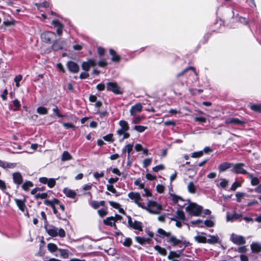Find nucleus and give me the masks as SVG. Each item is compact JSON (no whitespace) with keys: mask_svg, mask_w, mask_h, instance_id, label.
I'll use <instances>...</instances> for the list:
<instances>
[{"mask_svg":"<svg viewBox=\"0 0 261 261\" xmlns=\"http://www.w3.org/2000/svg\"><path fill=\"white\" fill-rule=\"evenodd\" d=\"M128 197L139 207L145 210L149 213L158 214L162 210L161 205L153 200H147V204L144 203L140 194L138 192H131L128 194Z\"/></svg>","mask_w":261,"mask_h":261,"instance_id":"f257e3e1","label":"nucleus"},{"mask_svg":"<svg viewBox=\"0 0 261 261\" xmlns=\"http://www.w3.org/2000/svg\"><path fill=\"white\" fill-rule=\"evenodd\" d=\"M186 211L190 215L198 216L202 212V207L195 203L191 202L186 207Z\"/></svg>","mask_w":261,"mask_h":261,"instance_id":"f03ea898","label":"nucleus"},{"mask_svg":"<svg viewBox=\"0 0 261 261\" xmlns=\"http://www.w3.org/2000/svg\"><path fill=\"white\" fill-rule=\"evenodd\" d=\"M45 229L47 233L53 237L59 236L60 237L63 238L65 237V231L63 228H60L59 230L57 228L53 225L45 227Z\"/></svg>","mask_w":261,"mask_h":261,"instance_id":"7ed1b4c3","label":"nucleus"},{"mask_svg":"<svg viewBox=\"0 0 261 261\" xmlns=\"http://www.w3.org/2000/svg\"><path fill=\"white\" fill-rule=\"evenodd\" d=\"M41 38L42 41L50 44L53 40L56 39V35L55 33L52 32H45L41 34Z\"/></svg>","mask_w":261,"mask_h":261,"instance_id":"20e7f679","label":"nucleus"},{"mask_svg":"<svg viewBox=\"0 0 261 261\" xmlns=\"http://www.w3.org/2000/svg\"><path fill=\"white\" fill-rule=\"evenodd\" d=\"M225 122L226 124H231L238 126H243L245 124L246 121L243 119H240L238 118L230 117L226 118L225 120Z\"/></svg>","mask_w":261,"mask_h":261,"instance_id":"39448f33","label":"nucleus"},{"mask_svg":"<svg viewBox=\"0 0 261 261\" xmlns=\"http://www.w3.org/2000/svg\"><path fill=\"white\" fill-rule=\"evenodd\" d=\"M107 89L108 91H112L116 94L122 93L120 87L116 82H108L107 84Z\"/></svg>","mask_w":261,"mask_h":261,"instance_id":"423d86ee","label":"nucleus"},{"mask_svg":"<svg viewBox=\"0 0 261 261\" xmlns=\"http://www.w3.org/2000/svg\"><path fill=\"white\" fill-rule=\"evenodd\" d=\"M230 240L234 244L238 245H244L246 243L245 239L243 236L237 235L234 233H232L231 235Z\"/></svg>","mask_w":261,"mask_h":261,"instance_id":"0eeeda50","label":"nucleus"},{"mask_svg":"<svg viewBox=\"0 0 261 261\" xmlns=\"http://www.w3.org/2000/svg\"><path fill=\"white\" fill-rule=\"evenodd\" d=\"M128 223L129 226L133 229L142 231V223L138 221H132L130 217H129L128 220Z\"/></svg>","mask_w":261,"mask_h":261,"instance_id":"6e6552de","label":"nucleus"},{"mask_svg":"<svg viewBox=\"0 0 261 261\" xmlns=\"http://www.w3.org/2000/svg\"><path fill=\"white\" fill-rule=\"evenodd\" d=\"M96 65V62L93 59H89L86 62H83L82 64V69L88 71L90 69L91 67H93Z\"/></svg>","mask_w":261,"mask_h":261,"instance_id":"1a4fd4ad","label":"nucleus"},{"mask_svg":"<svg viewBox=\"0 0 261 261\" xmlns=\"http://www.w3.org/2000/svg\"><path fill=\"white\" fill-rule=\"evenodd\" d=\"M67 66L68 70L72 73H75L79 71V66L76 63L73 61H69L67 63Z\"/></svg>","mask_w":261,"mask_h":261,"instance_id":"9d476101","label":"nucleus"},{"mask_svg":"<svg viewBox=\"0 0 261 261\" xmlns=\"http://www.w3.org/2000/svg\"><path fill=\"white\" fill-rule=\"evenodd\" d=\"M244 164L243 163H239L233 165V171L237 174H245L247 172L243 168Z\"/></svg>","mask_w":261,"mask_h":261,"instance_id":"9b49d317","label":"nucleus"},{"mask_svg":"<svg viewBox=\"0 0 261 261\" xmlns=\"http://www.w3.org/2000/svg\"><path fill=\"white\" fill-rule=\"evenodd\" d=\"M142 110V106L141 103H137L132 106L130 109V114L132 116H135L140 113Z\"/></svg>","mask_w":261,"mask_h":261,"instance_id":"f8f14e48","label":"nucleus"},{"mask_svg":"<svg viewBox=\"0 0 261 261\" xmlns=\"http://www.w3.org/2000/svg\"><path fill=\"white\" fill-rule=\"evenodd\" d=\"M242 217L241 214L234 212L233 214L227 213L226 215V220L227 221H233L236 220Z\"/></svg>","mask_w":261,"mask_h":261,"instance_id":"ddd939ff","label":"nucleus"},{"mask_svg":"<svg viewBox=\"0 0 261 261\" xmlns=\"http://www.w3.org/2000/svg\"><path fill=\"white\" fill-rule=\"evenodd\" d=\"M25 199H24V200H20V199H15V203H16V205H17V206L18 207V208H19V210L23 212L27 210V206L25 204Z\"/></svg>","mask_w":261,"mask_h":261,"instance_id":"4468645a","label":"nucleus"},{"mask_svg":"<svg viewBox=\"0 0 261 261\" xmlns=\"http://www.w3.org/2000/svg\"><path fill=\"white\" fill-rule=\"evenodd\" d=\"M168 240V242L171 243L173 246H176L182 243V241L176 238V237L174 236H169Z\"/></svg>","mask_w":261,"mask_h":261,"instance_id":"2eb2a0df","label":"nucleus"},{"mask_svg":"<svg viewBox=\"0 0 261 261\" xmlns=\"http://www.w3.org/2000/svg\"><path fill=\"white\" fill-rule=\"evenodd\" d=\"M135 241L142 245L149 244L150 242V238H146L141 237H136Z\"/></svg>","mask_w":261,"mask_h":261,"instance_id":"dca6fc26","label":"nucleus"},{"mask_svg":"<svg viewBox=\"0 0 261 261\" xmlns=\"http://www.w3.org/2000/svg\"><path fill=\"white\" fill-rule=\"evenodd\" d=\"M192 70L196 75H198L195 68L193 66H189L184 69L181 72H179L176 75L177 77H179L184 75L189 70Z\"/></svg>","mask_w":261,"mask_h":261,"instance_id":"f3484780","label":"nucleus"},{"mask_svg":"<svg viewBox=\"0 0 261 261\" xmlns=\"http://www.w3.org/2000/svg\"><path fill=\"white\" fill-rule=\"evenodd\" d=\"M13 178L15 184L20 185L22 182V176L20 173L16 172L13 174Z\"/></svg>","mask_w":261,"mask_h":261,"instance_id":"a211bd4d","label":"nucleus"},{"mask_svg":"<svg viewBox=\"0 0 261 261\" xmlns=\"http://www.w3.org/2000/svg\"><path fill=\"white\" fill-rule=\"evenodd\" d=\"M250 247L253 252L258 253L261 251V244L258 243H252Z\"/></svg>","mask_w":261,"mask_h":261,"instance_id":"6ab92c4d","label":"nucleus"},{"mask_svg":"<svg viewBox=\"0 0 261 261\" xmlns=\"http://www.w3.org/2000/svg\"><path fill=\"white\" fill-rule=\"evenodd\" d=\"M0 166L3 168H13L16 166V164L8 163L0 160Z\"/></svg>","mask_w":261,"mask_h":261,"instance_id":"aec40b11","label":"nucleus"},{"mask_svg":"<svg viewBox=\"0 0 261 261\" xmlns=\"http://www.w3.org/2000/svg\"><path fill=\"white\" fill-rule=\"evenodd\" d=\"M63 192L67 197L71 198H74L76 196V193L74 191L67 188L64 189Z\"/></svg>","mask_w":261,"mask_h":261,"instance_id":"412c9836","label":"nucleus"},{"mask_svg":"<svg viewBox=\"0 0 261 261\" xmlns=\"http://www.w3.org/2000/svg\"><path fill=\"white\" fill-rule=\"evenodd\" d=\"M110 55L112 56V61L113 62H119L120 60V57L116 54V52L113 49L109 50Z\"/></svg>","mask_w":261,"mask_h":261,"instance_id":"4be33fe9","label":"nucleus"},{"mask_svg":"<svg viewBox=\"0 0 261 261\" xmlns=\"http://www.w3.org/2000/svg\"><path fill=\"white\" fill-rule=\"evenodd\" d=\"M169 198L175 204L177 203L179 201H184L181 197L171 193H169Z\"/></svg>","mask_w":261,"mask_h":261,"instance_id":"5701e85b","label":"nucleus"},{"mask_svg":"<svg viewBox=\"0 0 261 261\" xmlns=\"http://www.w3.org/2000/svg\"><path fill=\"white\" fill-rule=\"evenodd\" d=\"M103 223L105 224L109 225L111 226H114L116 227V225L115 224V218L113 217H108L106 219L103 220Z\"/></svg>","mask_w":261,"mask_h":261,"instance_id":"b1692460","label":"nucleus"},{"mask_svg":"<svg viewBox=\"0 0 261 261\" xmlns=\"http://www.w3.org/2000/svg\"><path fill=\"white\" fill-rule=\"evenodd\" d=\"M219 242V238L217 236H210V238L206 239V243L214 244Z\"/></svg>","mask_w":261,"mask_h":261,"instance_id":"393cba45","label":"nucleus"},{"mask_svg":"<svg viewBox=\"0 0 261 261\" xmlns=\"http://www.w3.org/2000/svg\"><path fill=\"white\" fill-rule=\"evenodd\" d=\"M174 218L181 221H185L186 219L184 212L182 211L179 210L176 211L175 217Z\"/></svg>","mask_w":261,"mask_h":261,"instance_id":"a878e982","label":"nucleus"},{"mask_svg":"<svg viewBox=\"0 0 261 261\" xmlns=\"http://www.w3.org/2000/svg\"><path fill=\"white\" fill-rule=\"evenodd\" d=\"M154 249L158 252V253L163 256H165L167 254V251L164 248H162L159 245H156L154 247Z\"/></svg>","mask_w":261,"mask_h":261,"instance_id":"bb28decb","label":"nucleus"},{"mask_svg":"<svg viewBox=\"0 0 261 261\" xmlns=\"http://www.w3.org/2000/svg\"><path fill=\"white\" fill-rule=\"evenodd\" d=\"M133 144H127L124 146V147L122 149V153H124L126 151L127 152V158L129 159L130 158V152L133 149Z\"/></svg>","mask_w":261,"mask_h":261,"instance_id":"cd10ccee","label":"nucleus"},{"mask_svg":"<svg viewBox=\"0 0 261 261\" xmlns=\"http://www.w3.org/2000/svg\"><path fill=\"white\" fill-rule=\"evenodd\" d=\"M44 203L45 205H49V206H52L55 205V204H58L60 203V201L58 199L56 198H54L53 200H45L44 201Z\"/></svg>","mask_w":261,"mask_h":261,"instance_id":"c85d7f7f","label":"nucleus"},{"mask_svg":"<svg viewBox=\"0 0 261 261\" xmlns=\"http://www.w3.org/2000/svg\"><path fill=\"white\" fill-rule=\"evenodd\" d=\"M231 164L228 163H223L221 164L219 166V169L220 172H223L229 168L231 166Z\"/></svg>","mask_w":261,"mask_h":261,"instance_id":"c756f323","label":"nucleus"},{"mask_svg":"<svg viewBox=\"0 0 261 261\" xmlns=\"http://www.w3.org/2000/svg\"><path fill=\"white\" fill-rule=\"evenodd\" d=\"M250 108L253 111L261 113V104H250Z\"/></svg>","mask_w":261,"mask_h":261,"instance_id":"7c9ffc66","label":"nucleus"},{"mask_svg":"<svg viewBox=\"0 0 261 261\" xmlns=\"http://www.w3.org/2000/svg\"><path fill=\"white\" fill-rule=\"evenodd\" d=\"M181 253V251L175 252V251H170L169 252V254L168 256V258L169 259H171L173 258H178Z\"/></svg>","mask_w":261,"mask_h":261,"instance_id":"2f4dec72","label":"nucleus"},{"mask_svg":"<svg viewBox=\"0 0 261 261\" xmlns=\"http://www.w3.org/2000/svg\"><path fill=\"white\" fill-rule=\"evenodd\" d=\"M58 251L60 253V255L63 258H67L69 256V251L67 250L59 249Z\"/></svg>","mask_w":261,"mask_h":261,"instance_id":"473e14b6","label":"nucleus"},{"mask_svg":"<svg viewBox=\"0 0 261 261\" xmlns=\"http://www.w3.org/2000/svg\"><path fill=\"white\" fill-rule=\"evenodd\" d=\"M158 233L162 237H169L171 234L170 232H166L162 228H159L158 229Z\"/></svg>","mask_w":261,"mask_h":261,"instance_id":"72a5a7b5","label":"nucleus"},{"mask_svg":"<svg viewBox=\"0 0 261 261\" xmlns=\"http://www.w3.org/2000/svg\"><path fill=\"white\" fill-rule=\"evenodd\" d=\"M72 159L71 155L69 154V153L67 151H64L62 155V161H66L70 160Z\"/></svg>","mask_w":261,"mask_h":261,"instance_id":"f704fd0d","label":"nucleus"},{"mask_svg":"<svg viewBox=\"0 0 261 261\" xmlns=\"http://www.w3.org/2000/svg\"><path fill=\"white\" fill-rule=\"evenodd\" d=\"M195 240L198 243H206V238L204 236L198 235L195 237Z\"/></svg>","mask_w":261,"mask_h":261,"instance_id":"c9c22d12","label":"nucleus"},{"mask_svg":"<svg viewBox=\"0 0 261 261\" xmlns=\"http://www.w3.org/2000/svg\"><path fill=\"white\" fill-rule=\"evenodd\" d=\"M247 196V194L245 193L242 192H237L236 194V196L237 198V201L238 202H240L242 201V199L245 198Z\"/></svg>","mask_w":261,"mask_h":261,"instance_id":"e433bc0d","label":"nucleus"},{"mask_svg":"<svg viewBox=\"0 0 261 261\" xmlns=\"http://www.w3.org/2000/svg\"><path fill=\"white\" fill-rule=\"evenodd\" d=\"M47 248L51 252H54L57 250H58L57 246L53 243H49L47 244Z\"/></svg>","mask_w":261,"mask_h":261,"instance_id":"4c0bfd02","label":"nucleus"},{"mask_svg":"<svg viewBox=\"0 0 261 261\" xmlns=\"http://www.w3.org/2000/svg\"><path fill=\"white\" fill-rule=\"evenodd\" d=\"M188 190L190 193H195L196 192V188L194 183L192 181L190 182L188 185Z\"/></svg>","mask_w":261,"mask_h":261,"instance_id":"58836bf2","label":"nucleus"},{"mask_svg":"<svg viewBox=\"0 0 261 261\" xmlns=\"http://www.w3.org/2000/svg\"><path fill=\"white\" fill-rule=\"evenodd\" d=\"M62 48V45L59 44V40H56L52 45V48L55 50H57Z\"/></svg>","mask_w":261,"mask_h":261,"instance_id":"ea45409f","label":"nucleus"},{"mask_svg":"<svg viewBox=\"0 0 261 261\" xmlns=\"http://www.w3.org/2000/svg\"><path fill=\"white\" fill-rule=\"evenodd\" d=\"M119 125L121 127V128L123 129L124 130H128L129 129V126L128 123L126 121L124 120H121L119 121Z\"/></svg>","mask_w":261,"mask_h":261,"instance_id":"a19ab883","label":"nucleus"},{"mask_svg":"<svg viewBox=\"0 0 261 261\" xmlns=\"http://www.w3.org/2000/svg\"><path fill=\"white\" fill-rule=\"evenodd\" d=\"M37 112L40 115H45L48 113L47 109L43 107H39L37 109Z\"/></svg>","mask_w":261,"mask_h":261,"instance_id":"79ce46f5","label":"nucleus"},{"mask_svg":"<svg viewBox=\"0 0 261 261\" xmlns=\"http://www.w3.org/2000/svg\"><path fill=\"white\" fill-rule=\"evenodd\" d=\"M221 181L219 184V185L222 188H226L229 184V181L227 179L225 178H222L220 179Z\"/></svg>","mask_w":261,"mask_h":261,"instance_id":"37998d69","label":"nucleus"},{"mask_svg":"<svg viewBox=\"0 0 261 261\" xmlns=\"http://www.w3.org/2000/svg\"><path fill=\"white\" fill-rule=\"evenodd\" d=\"M48 194L47 193H38L35 195V198L36 199H45L47 197Z\"/></svg>","mask_w":261,"mask_h":261,"instance_id":"c03bdc74","label":"nucleus"},{"mask_svg":"<svg viewBox=\"0 0 261 261\" xmlns=\"http://www.w3.org/2000/svg\"><path fill=\"white\" fill-rule=\"evenodd\" d=\"M147 128V127L146 126L142 125H136L134 127V129L139 133L143 132Z\"/></svg>","mask_w":261,"mask_h":261,"instance_id":"a18cd8bd","label":"nucleus"},{"mask_svg":"<svg viewBox=\"0 0 261 261\" xmlns=\"http://www.w3.org/2000/svg\"><path fill=\"white\" fill-rule=\"evenodd\" d=\"M33 185L32 182L31 181H27V182H24L22 185V188L24 190L27 191L30 187H33Z\"/></svg>","mask_w":261,"mask_h":261,"instance_id":"49530a36","label":"nucleus"},{"mask_svg":"<svg viewBox=\"0 0 261 261\" xmlns=\"http://www.w3.org/2000/svg\"><path fill=\"white\" fill-rule=\"evenodd\" d=\"M56 179L55 178H49V179H48V181H47V186L51 188H53L55 185H56Z\"/></svg>","mask_w":261,"mask_h":261,"instance_id":"de8ad7c7","label":"nucleus"},{"mask_svg":"<svg viewBox=\"0 0 261 261\" xmlns=\"http://www.w3.org/2000/svg\"><path fill=\"white\" fill-rule=\"evenodd\" d=\"M35 5L38 9L40 8H47L49 7V4L47 2H44L42 3H36Z\"/></svg>","mask_w":261,"mask_h":261,"instance_id":"09e8293b","label":"nucleus"},{"mask_svg":"<svg viewBox=\"0 0 261 261\" xmlns=\"http://www.w3.org/2000/svg\"><path fill=\"white\" fill-rule=\"evenodd\" d=\"M22 76L21 75H18L14 78V81L16 83V86L17 87H19V82L21 81Z\"/></svg>","mask_w":261,"mask_h":261,"instance_id":"8fccbe9b","label":"nucleus"},{"mask_svg":"<svg viewBox=\"0 0 261 261\" xmlns=\"http://www.w3.org/2000/svg\"><path fill=\"white\" fill-rule=\"evenodd\" d=\"M152 161L151 158H147L143 161V164L144 167H147L151 164Z\"/></svg>","mask_w":261,"mask_h":261,"instance_id":"3c124183","label":"nucleus"},{"mask_svg":"<svg viewBox=\"0 0 261 261\" xmlns=\"http://www.w3.org/2000/svg\"><path fill=\"white\" fill-rule=\"evenodd\" d=\"M53 111L59 117H64L65 116L60 114L59 112V110L57 106H55L53 109Z\"/></svg>","mask_w":261,"mask_h":261,"instance_id":"603ef678","label":"nucleus"},{"mask_svg":"<svg viewBox=\"0 0 261 261\" xmlns=\"http://www.w3.org/2000/svg\"><path fill=\"white\" fill-rule=\"evenodd\" d=\"M132 241L131 239L127 238L124 240V241L123 242V244L124 246H125L126 247H129L132 245Z\"/></svg>","mask_w":261,"mask_h":261,"instance_id":"864d4df0","label":"nucleus"},{"mask_svg":"<svg viewBox=\"0 0 261 261\" xmlns=\"http://www.w3.org/2000/svg\"><path fill=\"white\" fill-rule=\"evenodd\" d=\"M164 169V166L163 165H159L158 166H156L155 167H154L153 168H152V170L154 172H158L160 170H162Z\"/></svg>","mask_w":261,"mask_h":261,"instance_id":"5fc2aeb1","label":"nucleus"},{"mask_svg":"<svg viewBox=\"0 0 261 261\" xmlns=\"http://www.w3.org/2000/svg\"><path fill=\"white\" fill-rule=\"evenodd\" d=\"M194 120L197 122H199L200 123H205L206 122V119L205 117H195L194 118Z\"/></svg>","mask_w":261,"mask_h":261,"instance_id":"6e6d98bb","label":"nucleus"},{"mask_svg":"<svg viewBox=\"0 0 261 261\" xmlns=\"http://www.w3.org/2000/svg\"><path fill=\"white\" fill-rule=\"evenodd\" d=\"M134 184L136 186H138L139 188L140 189H143L144 188V184L141 182V180L140 179L136 180Z\"/></svg>","mask_w":261,"mask_h":261,"instance_id":"4d7b16f0","label":"nucleus"},{"mask_svg":"<svg viewBox=\"0 0 261 261\" xmlns=\"http://www.w3.org/2000/svg\"><path fill=\"white\" fill-rule=\"evenodd\" d=\"M103 139L107 141L113 142V134H110L106 135L103 137Z\"/></svg>","mask_w":261,"mask_h":261,"instance_id":"13d9d810","label":"nucleus"},{"mask_svg":"<svg viewBox=\"0 0 261 261\" xmlns=\"http://www.w3.org/2000/svg\"><path fill=\"white\" fill-rule=\"evenodd\" d=\"M143 190L144 193L143 194V195H144L147 197L152 196V193L149 189L144 188Z\"/></svg>","mask_w":261,"mask_h":261,"instance_id":"bf43d9fd","label":"nucleus"},{"mask_svg":"<svg viewBox=\"0 0 261 261\" xmlns=\"http://www.w3.org/2000/svg\"><path fill=\"white\" fill-rule=\"evenodd\" d=\"M202 155H203V151H198V152H193L191 155V157L194 158H199V157L201 156Z\"/></svg>","mask_w":261,"mask_h":261,"instance_id":"052dcab7","label":"nucleus"},{"mask_svg":"<svg viewBox=\"0 0 261 261\" xmlns=\"http://www.w3.org/2000/svg\"><path fill=\"white\" fill-rule=\"evenodd\" d=\"M241 187V184L237 181L234 182L231 186L230 190L235 191L237 188Z\"/></svg>","mask_w":261,"mask_h":261,"instance_id":"680f3d73","label":"nucleus"},{"mask_svg":"<svg viewBox=\"0 0 261 261\" xmlns=\"http://www.w3.org/2000/svg\"><path fill=\"white\" fill-rule=\"evenodd\" d=\"M104 174H104V172L103 171H102L100 173L95 172V173H93V176L96 179H98L100 177H103L104 176Z\"/></svg>","mask_w":261,"mask_h":261,"instance_id":"e2e57ef3","label":"nucleus"},{"mask_svg":"<svg viewBox=\"0 0 261 261\" xmlns=\"http://www.w3.org/2000/svg\"><path fill=\"white\" fill-rule=\"evenodd\" d=\"M259 183V180L257 177H254L251 180V184L252 186H256V185H258Z\"/></svg>","mask_w":261,"mask_h":261,"instance_id":"0e129e2a","label":"nucleus"},{"mask_svg":"<svg viewBox=\"0 0 261 261\" xmlns=\"http://www.w3.org/2000/svg\"><path fill=\"white\" fill-rule=\"evenodd\" d=\"M13 105L16 107V109H14L13 111H17L19 109V107H20V105L19 103V101L18 99H15L13 101Z\"/></svg>","mask_w":261,"mask_h":261,"instance_id":"69168bd1","label":"nucleus"},{"mask_svg":"<svg viewBox=\"0 0 261 261\" xmlns=\"http://www.w3.org/2000/svg\"><path fill=\"white\" fill-rule=\"evenodd\" d=\"M156 189L159 193H162L164 192L165 187L162 185H158L156 187Z\"/></svg>","mask_w":261,"mask_h":261,"instance_id":"338daca9","label":"nucleus"},{"mask_svg":"<svg viewBox=\"0 0 261 261\" xmlns=\"http://www.w3.org/2000/svg\"><path fill=\"white\" fill-rule=\"evenodd\" d=\"M204 224L207 227H213L214 223L211 220H206L204 222Z\"/></svg>","mask_w":261,"mask_h":261,"instance_id":"774afa93","label":"nucleus"}]
</instances>
